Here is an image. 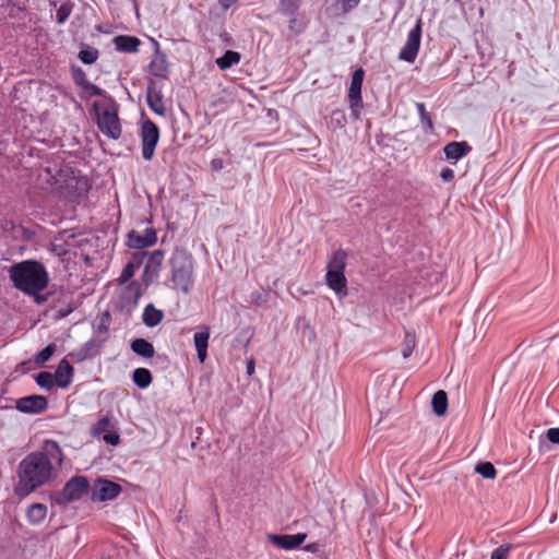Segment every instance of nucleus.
I'll return each instance as SVG.
<instances>
[{"label": "nucleus", "instance_id": "obj_1", "mask_svg": "<svg viewBox=\"0 0 559 559\" xmlns=\"http://www.w3.org/2000/svg\"><path fill=\"white\" fill-rule=\"evenodd\" d=\"M64 461V454L57 441L47 439L40 450L28 453L17 466L16 496L24 498L50 483Z\"/></svg>", "mask_w": 559, "mask_h": 559}, {"label": "nucleus", "instance_id": "obj_2", "mask_svg": "<svg viewBox=\"0 0 559 559\" xmlns=\"http://www.w3.org/2000/svg\"><path fill=\"white\" fill-rule=\"evenodd\" d=\"M10 278L14 286L27 294L36 295L48 285V273L45 266L33 260L22 261L11 266Z\"/></svg>", "mask_w": 559, "mask_h": 559}, {"label": "nucleus", "instance_id": "obj_3", "mask_svg": "<svg viewBox=\"0 0 559 559\" xmlns=\"http://www.w3.org/2000/svg\"><path fill=\"white\" fill-rule=\"evenodd\" d=\"M169 265L171 274L170 287L186 295L189 294L194 282L191 254L185 250H175L170 257Z\"/></svg>", "mask_w": 559, "mask_h": 559}, {"label": "nucleus", "instance_id": "obj_4", "mask_svg": "<svg viewBox=\"0 0 559 559\" xmlns=\"http://www.w3.org/2000/svg\"><path fill=\"white\" fill-rule=\"evenodd\" d=\"M93 109L97 116V126L100 132L117 140L121 135V124L118 116V105L112 97H106L103 102H95Z\"/></svg>", "mask_w": 559, "mask_h": 559}, {"label": "nucleus", "instance_id": "obj_5", "mask_svg": "<svg viewBox=\"0 0 559 559\" xmlns=\"http://www.w3.org/2000/svg\"><path fill=\"white\" fill-rule=\"evenodd\" d=\"M346 260V251L337 249L330 254L326 263V285L340 298L347 295V280L345 276Z\"/></svg>", "mask_w": 559, "mask_h": 559}, {"label": "nucleus", "instance_id": "obj_6", "mask_svg": "<svg viewBox=\"0 0 559 559\" xmlns=\"http://www.w3.org/2000/svg\"><path fill=\"white\" fill-rule=\"evenodd\" d=\"M142 157L151 160L154 157L155 148L159 141V129L155 122L146 119L141 124Z\"/></svg>", "mask_w": 559, "mask_h": 559}, {"label": "nucleus", "instance_id": "obj_7", "mask_svg": "<svg viewBox=\"0 0 559 559\" xmlns=\"http://www.w3.org/2000/svg\"><path fill=\"white\" fill-rule=\"evenodd\" d=\"M365 72L361 68L354 71L348 88V103L350 108V116L357 120L360 117V110L362 108L361 98V86L364 81Z\"/></svg>", "mask_w": 559, "mask_h": 559}, {"label": "nucleus", "instance_id": "obj_8", "mask_svg": "<svg viewBox=\"0 0 559 559\" xmlns=\"http://www.w3.org/2000/svg\"><path fill=\"white\" fill-rule=\"evenodd\" d=\"M421 20L418 19L415 26L408 32L406 43L402 47L399 58L407 62H414L421 40Z\"/></svg>", "mask_w": 559, "mask_h": 559}, {"label": "nucleus", "instance_id": "obj_9", "mask_svg": "<svg viewBox=\"0 0 559 559\" xmlns=\"http://www.w3.org/2000/svg\"><path fill=\"white\" fill-rule=\"evenodd\" d=\"M121 492V486L107 479H97L91 488L92 501H108L117 498Z\"/></svg>", "mask_w": 559, "mask_h": 559}, {"label": "nucleus", "instance_id": "obj_10", "mask_svg": "<svg viewBox=\"0 0 559 559\" xmlns=\"http://www.w3.org/2000/svg\"><path fill=\"white\" fill-rule=\"evenodd\" d=\"M91 435L96 438L102 437L107 444L112 447H117L120 443V435L116 429L111 428V420L108 416H103L92 426Z\"/></svg>", "mask_w": 559, "mask_h": 559}, {"label": "nucleus", "instance_id": "obj_11", "mask_svg": "<svg viewBox=\"0 0 559 559\" xmlns=\"http://www.w3.org/2000/svg\"><path fill=\"white\" fill-rule=\"evenodd\" d=\"M156 241V230L154 228H145L142 231H129L127 235L126 245L129 248L141 250L154 246Z\"/></svg>", "mask_w": 559, "mask_h": 559}, {"label": "nucleus", "instance_id": "obj_12", "mask_svg": "<svg viewBox=\"0 0 559 559\" xmlns=\"http://www.w3.org/2000/svg\"><path fill=\"white\" fill-rule=\"evenodd\" d=\"M88 490V481L84 476H74L70 478L63 489L62 497L66 502H73L82 498Z\"/></svg>", "mask_w": 559, "mask_h": 559}, {"label": "nucleus", "instance_id": "obj_13", "mask_svg": "<svg viewBox=\"0 0 559 559\" xmlns=\"http://www.w3.org/2000/svg\"><path fill=\"white\" fill-rule=\"evenodd\" d=\"M164 258H165V252L163 250H155L148 254V258H147V261L144 266L143 274H142V282L146 286L152 284L158 277Z\"/></svg>", "mask_w": 559, "mask_h": 559}, {"label": "nucleus", "instance_id": "obj_14", "mask_svg": "<svg viewBox=\"0 0 559 559\" xmlns=\"http://www.w3.org/2000/svg\"><path fill=\"white\" fill-rule=\"evenodd\" d=\"M15 407L21 413L39 414L48 407V401L43 395H29L19 399Z\"/></svg>", "mask_w": 559, "mask_h": 559}, {"label": "nucleus", "instance_id": "obj_15", "mask_svg": "<svg viewBox=\"0 0 559 559\" xmlns=\"http://www.w3.org/2000/svg\"><path fill=\"white\" fill-rule=\"evenodd\" d=\"M307 538V534H269L267 539L278 548L293 550L298 548Z\"/></svg>", "mask_w": 559, "mask_h": 559}, {"label": "nucleus", "instance_id": "obj_16", "mask_svg": "<svg viewBox=\"0 0 559 559\" xmlns=\"http://www.w3.org/2000/svg\"><path fill=\"white\" fill-rule=\"evenodd\" d=\"M73 367L66 358L62 359L53 373L56 385L61 389H67L73 380Z\"/></svg>", "mask_w": 559, "mask_h": 559}, {"label": "nucleus", "instance_id": "obj_17", "mask_svg": "<svg viewBox=\"0 0 559 559\" xmlns=\"http://www.w3.org/2000/svg\"><path fill=\"white\" fill-rule=\"evenodd\" d=\"M210 338V328L203 326L201 331L194 333L193 342L200 362H204L207 357V346Z\"/></svg>", "mask_w": 559, "mask_h": 559}, {"label": "nucleus", "instance_id": "obj_18", "mask_svg": "<svg viewBox=\"0 0 559 559\" xmlns=\"http://www.w3.org/2000/svg\"><path fill=\"white\" fill-rule=\"evenodd\" d=\"M472 147L466 142H450L443 147L447 159L459 160L466 156Z\"/></svg>", "mask_w": 559, "mask_h": 559}, {"label": "nucleus", "instance_id": "obj_19", "mask_svg": "<svg viewBox=\"0 0 559 559\" xmlns=\"http://www.w3.org/2000/svg\"><path fill=\"white\" fill-rule=\"evenodd\" d=\"M146 102L151 110L159 116L166 114V107L163 100V95L159 91H156L153 84L148 85L146 91Z\"/></svg>", "mask_w": 559, "mask_h": 559}, {"label": "nucleus", "instance_id": "obj_20", "mask_svg": "<svg viewBox=\"0 0 559 559\" xmlns=\"http://www.w3.org/2000/svg\"><path fill=\"white\" fill-rule=\"evenodd\" d=\"M115 47L121 52H135L141 44L140 39L134 36L119 35L114 38Z\"/></svg>", "mask_w": 559, "mask_h": 559}, {"label": "nucleus", "instance_id": "obj_21", "mask_svg": "<svg viewBox=\"0 0 559 559\" xmlns=\"http://www.w3.org/2000/svg\"><path fill=\"white\" fill-rule=\"evenodd\" d=\"M150 71L153 75L165 79L168 73L167 58L164 53H156V56L150 62Z\"/></svg>", "mask_w": 559, "mask_h": 559}, {"label": "nucleus", "instance_id": "obj_22", "mask_svg": "<svg viewBox=\"0 0 559 559\" xmlns=\"http://www.w3.org/2000/svg\"><path fill=\"white\" fill-rule=\"evenodd\" d=\"M164 318L162 310L156 309L153 305H147L143 311V322L146 326L153 328L160 323Z\"/></svg>", "mask_w": 559, "mask_h": 559}, {"label": "nucleus", "instance_id": "obj_23", "mask_svg": "<svg viewBox=\"0 0 559 559\" xmlns=\"http://www.w3.org/2000/svg\"><path fill=\"white\" fill-rule=\"evenodd\" d=\"M131 349L139 356L151 358L154 356V346L144 338H135L131 343Z\"/></svg>", "mask_w": 559, "mask_h": 559}, {"label": "nucleus", "instance_id": "obj_24", "mask_svg": "<svg viewBox=\"0 0 559 559\" xmlns=\"http://www.w3.org/2000/svg\"><path fill=\"white\" fill-rule=\"evenodd\" d=\"M432 411L437 416H443L448 409V395L443 390L437 391L431 400Z\"/></svg>", "mask_w": 559, "mask_h": 559}, {"label": "nucleus", "instance_id": "obj_25", "mask_svg": "<svg viewBox=\"0 0 559 559\" xmlns=\"http://www.w3.org/2000/svg\"><path fill=\"white\" fill-rule=\"evenodd\" d=\"M241 56L234 50H226L225 53L216 59V64L221 70H227L240 62Z\"/></svg>", "mask_w": 559, "mask_h": 559}, {"label": "nucleus", "instance_id": "obj_26", "mask_svg": "<svg viewBox=\"0 0 559 559\" xmlns=\"http://www.w3.org/2000/svg\"><path fill=\"white\" fill-rule=\"evenodd\" d=\"M346 115L342 109L332 110L330 116L326 118V126L332 131L343 129L346 126Z\"/></svg>", "mask_w": 559, "mask_h": 559}, {"label": "nucleus", "instance_id": "obj_27", "mask_svg": "<svg viewBox=\"0 0 559 559\" xmlns=\"http://www.w3.org/2000/svg\"><path fill=\"white\" fill-rule=\"evenodd\" d=\"M132 380L140 389H146L152 383L151 371L146 368H136L132 373Z\"/></svg>", "mask_w": 559, "mask_h": 559}, {"label": "nucleus", "instance_id": "obj_28", "mask_svg": "<svg viewBox=\"0 0 559 559\" xmlns=\"http://www.w3.org/2000/svg\"><path fill=\"white\" fill-rule=\"evenodd\" d=\"M47 514V507L41 503H34L27 510V519L33 524H39Z\"/></svg>", "mask_w": 559, "mask_h": 559}, {"label": "nucleus", "instance_id": "obj_29", "mask_svg": "<svg viewBox=\"0 0 559 559\" xmlns=\"http://www.w3.org/2000/svg\"><path fill=\"white\" fill-rule=\"evenodd\" d=\"M301 3L302 0H280L277 9L282 15H296Z\"/></svg>", "mask_w": 559, "mask_h": 559}, {"label": "nucleus", "instance_id": "obj_30", "mask_svg": "<svg viewBox=\"0 0 559 559\" xmlns=\"http://www.w3.org/2000/svg\"><path fill=\"white\" fill-rule=\"evenodd\" d=\"M475 472L486 479H493L497 475V469L490 462H480L476 465Z\"/></svg>", "mask_w": 559, "mask_h": 559}, {"label": "nucleus", "instance_id": "obj_31", "mask_svg": "<svg viewBox=\"0 0 559 559\" xmlns=\"http://www.w3.org/2000/svg\"><path fill=\"white\" fill-rule=\"evenodd\" d=\"M416 347L415 334L406 332L402 344V355L404 358H408Z\"/></svg>", "mask_w": 559, "mask_h": 559}, {"label": "nucleus", "instance_id": "obj_32", "mask_svg": "<svg viewBox=\"0 0 559 559\" xmlns=\"http://www.w3.org/2000/svg\"><path fill=\"white\" fill-rule=\"evenodd\" d=\"M56 344L51 343L43 348L34 358L36 365L41 366L47 362L56 352Z\"/></svg>", "mask_w": 559, "mask_h": 559}, {"label": "nucleus", "instance_id": "obj_33", "mask_svg": "<svg viewBox=\"0 0 559 559\" xmlns=\"http://www.w3.org/2000/svg\"><path fill=\"white\" fill-rule=\"evenodd\" d=\"M82 90L84 93L83 97L102 96L104 99H106V97H111L105 90L91 83L90 81L83 85Z\"/></svg>", "mask_w": 559, "mask_h": 559}, {"label": "nucleus", "instance_id": "obj_34", "mask_svg": "<svg viewBox=\"0 0 559 559\" xmlns=\"http://www.w3.org/2000/svg\"><path fill=\"white\" fill-rule=\"evenodd\" d=\"M36 383L46 390H51L56 385L53 374L47 371H41L36 376Z\"/></svg>", "mask_w": 559, "mask_h": 559}, {"label": "nucleus", "instance_id": "obj_35", "mask_svg": "<svg viewBox=\"0 0 559 559\" xmlns=\"http://www.w3.org/2000/svg\"><path fill=\"white\" fill-rule=\"evenodd\" d=\"M73 9V4L66 2L62 3L56 13V20L58 24H63L70 16Z\"/></svg>", "mask_w": 559, "mask_h": 559}, {"label": "nucleus", "instance_id": "obj_36", "mask_svg": "<svg viewBox=\"0 0 559 559\" xmlns=\"http://www.w3.org/2000/svg\"><path fill=\"white\" fill-rule=\"evenodd\" d=\"M124 295L128 299H132L133 302H138V300L140 299V297L142 295L141 285L135 281L131 282L127 286Z\"/></svg>", "mask_w": 559, "mask_h": 559}, {"label": "nucleus", "instance_id": "obj_37", "mask_svg": "<svg viewBox=\"0 0 559 559\" xmlns=\"http://www.w3.org/2000/svg\"><path fill=\"white\" fill-rule=\"evenodd\" d=\"M80 60L85 64L94 63L98 58V51L94 48L82 49L79 53Z\"/></svg>", "mask_w": 559, "mask_h": 559}, {"label": "nucleus", "instance_id": "obj_38", "mask_svg": "<svg viewBox=\"0 0 559 559\" xmlns=\"http://www.w3.org/2000/svg\"><path fill=\"white\" fill-rule=\"evenodd\" d=\"M288 16L290 17L288 22V28L295 34H299L300 32H302L305 28V24L300 19L297 17V14Z\"/></svg>", "mask_w": 559, "mask_h": 559}, {"label": "nucleus", "instance_id": "obj_39", "mask_svg": "<svg viewBox=\"0 0 559 559\" xmlns=\"http://www.w3.org/2000/svg\"><path fill=\"white\" fill-rule=\"evenodd\" d=\"M417 111L420 116L421 122L426 123L429 129H432V121L429 114L426 111V106L424 103L416 104Z\"/></svg>", "mask_w": 559, "mask_h": 559}, {"label": "nucleus", "instance_id": "obj_40", "mask_svg": "<svg viewBox=\"0 0 559 559\" xmlns=\"http://www.w3.org/2000/svg\"><path fill=\"white\" fill-rule=\"evenodd\" d=\"M511 546L508 544L501 545L498 548H496L490 559H507L509 552H510Z\"/></svg>", "mask_w": 559, "mask_h": 559}, {"label": "nucleus", "instance_id": "obj_41", "mask_svg": "<svg viewBox=\"0 0 559 559\" xmlns=\"http://www.w3.org/2000/svg\"><path fill=\"white\" fill-rule=\"evenodd\" d=\"M135 271L136 270L133 267L132 264L127 263V265L123 267V270L120 274V277H119L120 283L123 284V283L129 282L133 277Z\"/></svg>", "mask_w": 559, "mask_h": 559}, {"label": "nucleus", "instance_id": "obj_42", "mask_svg": "<svg viewBox=\"0 0 559 559\" xmlns=\"http://www.w3.org/2000/svg\"><path fill=\"white\" fill-rule=\"evenodd\" d=\"M73 80L74 83L79 85L81 88L88 82V80L86 79V74L82 69L74 70Z\"/></svg>", "mask_w": 559, "mask_h": 559}, {"label": "nucleus", "instance_id": "obj_43", "mask_svg": "<svg viewBox=\"0 0 559 559\" xmlns=\"http://www.w3.org/2000/svg\"><path fill=\"white\" fill-rule=\"evenodd\" d=\"M146 255V252H135L132 254V258L128 263L132 264L133 267L138 270L143 264V261Z\"/></svg>", "mask_w": 559, "mask_h": 559}, {"label": "nucleus", "instance_id": "obj_44", "mask_svg": "<svg viewBox=\"0 0 559 559\" xmlns=\"http://www.w3.org/2000/svg\"><path fill=\"white\" fill-rule=\"evenodd\" d=\"M60 238H56L51 243V251L55 252L58 257H64L68 253V249L59 243Z\"/></svg>", "mask_w": 559, "mask_h": 559}, {"label": "nucleus", "instance_id": "obj_45", "mask_svg": "<svg viewBox=\"0 0 559 559\" xmlns=\"http://www.w3.org/2000/svg\"><path fill=\"white\" fill-rule=\"evenodd\" d=\"M546 436L551 443L559 444V428L548 429Z\"/></svg>", "mask_w": 559, "mask_h": 559}, {"label": "nucleus", "instance_id": "obj_46", "mask_svg": "<svg viewBox=\"0 0 559 559\" xmlns=\"http://www.w3.org/2000/svg\"><path fill=\"white\" fill-rule=\"evenodd\" d=\"M440 177L443 181H452L454 179V171L451 168H443L440 173Z\"/></svg>", "mask_w": 559, "mask_h": 559}, {"label": "nucleus", "instance_id": "obj_47", "mask_svg": "<svg viewBox=\"0 0 559 559\" xmlns=\"http://www.w3.org/2000/svg\"><path fill=\"white\" fill-rule=\"evenodd\" d=\"M95 347V344L94 342H87L84 344V346L82 347L81 349V353H82V358H86L88 356H92L93 353L91 352L93 348Z\"/></svg>", "mask_w": 559, "mask_h": 559}, {"label": "nucleus", "instance_id": "obj_48", "mask_svg": "<svg viewBox=\"0 0 559 559\" xmlns=\"http://www.w3.org/2000/svg\"><path fill=\"white\" fill-rule=\"evenodd\" d=\"M211 168L213 171H219L224 168V160L222 158H213L211 160Z\"/></svg>", "mask_w": 559, "mask_h": 559}, {"label": "nucleus", "instance_id": "obj_49", "mask_svg": "<svg viewBox=\"0 0 559 559\" xmlns=\"http://www.w3.org/2000/svg\"><path fill=\"white\" fill-rule=\"evenodd\" d=\"M255 370V362L252 358L247 360V374L251 377Z\"/></svg>", "mask_w": 559, "mask_h": 559}, {"label": "nucleus", "instance_id": "obj_50", "mask_svg": "<svg viewBox=\"0 0 559 559\" xmlns=\"http://www.w3.org/2000/svg\"><path fill=\"white\" fill-rule=\"evenodd\" d=\"M238 0H219V3L223 8L225 9H228L230 8L234 3H236Z\"/></svg>", "mask_w": 559, "mask_h": 559}, {"label": "nucleus", "instance_id": "obj_51", "mask_svg": "<svg viewBox=\"0 0 559 559\" xmlns=\"http://www.w3.org/2000/svg\"><path fill=\"white\" fill-rule=\"evenodd\" d=\"M343 2L344 5H347L348 9H352L359 2V0H343Z\"/></svg>", "mask_w": 559, "mask_h": 559}, {"label": "nucleus", "instance_id": "obj_52", "mask_svg": "<svg viewBox=\"0 0 559 559\" xmlns=\"http://www.w3.org/2000/svg\"><path fill=\"white\" fill-rule=\"evenodd\" d=\"M312 549H313V545H308V546H306V550H309V551H310V550H312Z\"/></svg>", "mask_w": 559, "mask_h": 559}]
</instances>
